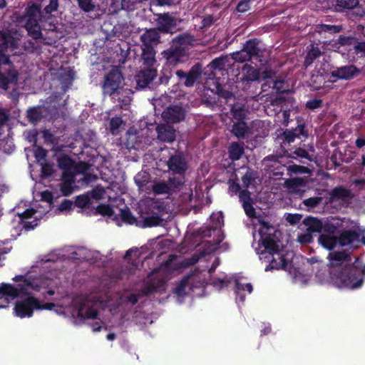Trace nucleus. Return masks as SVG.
Returning <instances> with one entry per match:
<instances>
[{
    "mask_svg": "<svg viewBox=\"0 0 365 365\" xmlns=\"http://www.w3.org/2000/svg\"><path fill=\"white\" fill-rule=\"evenodd\" d=\"M325 266L317 257L307 258V262L316 269L315 279L321 284H328L336 288L342 287V251L330 252Z\"/></svg>",
    "mask_w": 365,
    "mask_h": 365,
    "instance_id": "obj_1",
    "label": "nucleus"
},
{
    "mask_svg": "<svg viewBox=\"0 0 365 365\" xmlns=\"http://www.w3.org/2000/svg\"><path fill=\"white\" fill-rule=\"evenodd\" d=\"M21 294H26L15 302L14 313L20 318L31 317L34 310L39 308V299L28 293L26 288L21 285L16 287L3 283L0 286V308L8 304V297L15 298Z\"/></svg>",
    "mask_w": 365,
    "mask_h": 365,
    "instance_id": "obj_2",
    "label": "nucleus"
},
{
    "mask_svg": "<svg viewBox=\"0 0 365 365\" xmlns=\"http://www.w3.org/2000/svg\"><path fill=\"white\" fill-rule=\"evenodd\" d=\"M40 14V8L37 4H33L26 8L24 12H15L12 20L19 26L26 29L28 34L34 39H39L42 37L40 26L37 17Z\"/></svg>",
    "mask_w": 365,
    "mask_h": 365,
    "instance_id": "obj_3",
    "label": "nucleus"
},
{
    "mask_svg": "<svg viewBox=\"0 0 365 365\" xmlns=\"http://www.w3.org/2000/svg\"><path fill=\"white\" fill-rule=\"evenodd\" d=\"M190 36L182 34L174 38L170 47L162 52L166 66L174 68L184 62L186 56V46L190 42Z\"/></svg>",
    "mask_w": 365,
    "mask_h": 365,
    "instance_id": "obj_4",
    "label": "nucleus"
},
{
    "mask_svg": "<svg viewBox=\"0 0 365 365\" xmlns=\"http://www.w3.org/2000/svg\"><path fill=\"white\" fill-rule=\"evenodd\" d=\"M364 265L358 257L351 264L344 265V288L354 290L362 287L364 283Z\"/></svg>",
    "mask_w": 365,
    "mask_h": 365,
    "instance_id": "obj_5",
    "label": "nucleus"
},
{
    "mask_svg": "<svg viewBox=\"0 0 365 365\" xmlns=\"http://www.w3.org/2000/svg\"><path fill=\"white\" fill-rule=\"evenodd\" d=\"M19 72L9 56L0 58V88L7 91L11 86L18 83Z\"/></svg>",
    "mask_w": 365,
    "mask_h": 365,
    "instance_id": "obj_6",
    "label": "nucleus"
},
{
    "mask_svg": "<svg viewBox=\"0 0 365 365\" xmlns=\"http://www.w3.org/2000/svg\"><path fill=\"white\" fill-rule=\"evenodd\" d=\"M259 43L260 41L256 38L247 40L240 51L234 52L232 54V59L240 63L256 59L259 62L262 63L263 60L261 58L263 51L259 46Z\"/></svg>",
    "mask_w": 365,
    "mask_h": 365,
    "instance_id": "obj_7",
    "label": "nucleus"
},
{
    "mask_svg": "<svg viewBox=\"0 0 365 365\" xmlns=\"http://www.w3.org/2000/svg\"><path fill=\"white\" fill-rule=\"evenodd\" d=\"M124 80L121 71L116 66H113L103 78L101 84L104 96H114L119 94L122 81Z\"/></svg>",
    "mask_w": 365,
    "mask_h": 365,
    "instance_id": "obj_8",
    "label": "nucleus"
},
{
    "mask_svg": "<svg viewBox=\"0 0 365 365\" xmlns=\"http://www.w3.org/2000/svg\"><path fill=\"white\" fill-rule=\"evenodd\" d=\"M362 230L358 223L344 217V247L350 245L358 247L361 242Z\"/></svg>",
    "mask_w": 365,
    "mask_h": 365,
    "instance_id": "obj_9",
    "label": "nucleus"
},
{
    "mask_svg": "<svg viewBox=\"0 0 365 365\" xmlns=\"http://www.w3.org/2000/svg\"><path fill=\"white\" fill-rule=\"evenodd\" d=\"M175 74L177 78V84L190 88L194 86L201 76V66L199 63H196L187 72L182 69H177L175 71Z\"/></svg>",
    "mask_w": 365,
    "mask_h": 365,
    "instance_id": "obj_10",
    "label": "nucleus"
},
{
    "mask_svg": "<svg viewBox=\"0 0 365 365\" xmlns=\"http://www.w3.org/2000/svg\"><path fill=\"white\" fill-rule=\"evenodd\" d=\"M17 31L14 29H3L0 30V58L1 56H9L6 53L7 49L11 51L18 48L19 38Z\"/></svg>",
    "mask_w": 365,
    "mask_h": 365,
    "instance_id": "obj_11",
    "label": "nucleus"
},
{
    "mask_svg": "<svg viewBox=\"0 0 365 365\" xmlns=\"http://www.w3.org/2000/svg\"><path fill=\"white\" fill-rule=\"evenodd\" d=\"M156 16L157 30L163 34H172L177 26V19L168 12Z\"/></svg>",
    "mask_w": 365,
    "mask_h": 365,
    "instance_id": "obj_12",
    "label": "nucleus"
},
{
    "mask_svg": "<svg viewBox=\"0 0 365 365\" xmlns=\"http://www.w3.org/2000/svg\"><path fill=\"white\" fill-rule=\"evenodd\" d=\"M168 167L175 174L183 175L187 170V163L181 153L172 155L167 162Z\"/></svg>",
    "mask_w": 365,
    "mask_h": 365,
    "instance_id": "obj_13",
    "label": "nucleus"
},
{
    "mask_svg": "<svg viewBox=\"0 0 365 365\" xmlns=\"http://www.w3.org/2000/svg\"><path fill=\"white\" fill-rule=\"evenodd\" d=\"M163 118L168 122L175 123L183 120L185 111L182 106L173 105L168 106L162 113Z\"/></svg>",
    "mask_w": 365,
    "mask_h": 365,
    "instance_id": "obj_14",
    "label": "nucleus"
},
{
    "mask_svg": "<svg viewBox=\"0 0 365 365\" xmlns=\"http://www.w3.org/2000/svg\"><path fill=\"white\" fill-rule=\"evenodd\" d=\"M238 196L246 215L249 218H256L257 212L253 207L254 200L251 197V192L247 189H245L240 192Z\"/></svg>",
    "mask_w": 365,
    "mask_h": 365,
    "instance_id": "obj_15",
    "label": "nucleus"
},
{
    "mask_svg": "<svg viewBox=\"0 0 365 365\" xmlns=\"http://www.w3.org/2000/svg\"><path fill=\"white\" fill-rule=\"evenodd\" d=\"M156 76L157 70L154 68L141 70L135 76L136 88H145Z\"/></svg>",
    "mask_w": 365,
    "mask_h": 365,
    "instance_id": "obj_16",
    "label": "nucleus"
},
{
    "mask_svg": "<svg viewBox=\"0 0 365 365\" xmlns=\"http://www.w3.org/2000/svg\"><path fill=\"white\" fill-rule=\"evenodd\" d=\"M157 138L165 143H173L176 138L175 130L169 124L161 123L156 127Z\"/></svg>",
    "mask_w": 365,
    "mask_h": 365,
    "instance_id": "obj_17",
    "label": "nucleus"
},
{
    "mask_svg": "<svg viewBox=\"0 0 365 365\" xmlns=\"http://www.w3.org/2000/svg\"><path fill=\"white\" fill-rule=\"evenodd\" d=\"M319 243L325 249L332 250L337 245L342 246V232H338L337 236L322 234L318 239Z\"/></svg>",
    "mask_w": 365,
    "mask_h": 365,
    "instance_id": "obj_18",
    "label": "nucleus"
},
{
    "mask_svg": "<svg viewBox=\"0 0 365 365\" xmlns=\"http://www.w3.org/2000/svg\"><path fill=\"white\" fill-rule=\"evenodd\" d=\"M214 88H212V91L215 93L219 98H223L225 103H228L231 100H235V96L232 91L229 90L227 85H223L219 83L216 80L214 83Z\"/></svg>",
    "mask_w": 365,
    "mask_h": 365,
    "instance_id": "obj_19",
    "label": "nucleus"
},
{
    "mask_svg": "<svg viewBox=\"0 0 365 365\" xmlns=\"http://www.w3.org/2000/svg\"><path fill=\"white\" fill-rule=\"evenodd\" d=\"M247 113L245 103L237 101L230 104V114L235 120H245Z\"/></svg>",
    "mask_w": 365,
    "mask_h": 365,
    "instance_id": "obj_20",
    "label": "nucleus"
},
{
    "mask_svg": "<svg viewBox=\"0 0 365 365\" xmlns=\"http://www.w3.org/2000/svg\"><path fill=\"white\" fill-rule=\"evenodd\" d=\"M259 78V69L252 66L245 65L242 68V76L241 81L245 86H248L251 82L257 81Z\"/></svg>",
    "mask_w": 365,
    "mask_h": 365,
    "instance_id": "obj_21",
    "label": "nucleus"
},
{
    "mask_svg": "<svg viewBox=\"0 0 365 365\" xmlns=\"http://www.w3.org/2000/svg\"><path fill=\"white\" fill-rule=\"evenodd\" d=\"M274 74L272 71H265L264 72V78L267 79V82L264 85H262V90L265 91L264 88L265 85H268L269 88H272L276 91L277 93H283L285 92V89L283 88L284 86V81L279 79H272V75Z\"/></svg>",
    "mask_w": 365,
    "mask_h": 365,
    "instance_id": "obj_22",
    "label": "nucleus"
},
{
    "mask_svg": "<svg viewBox=\"0 0 365 365\" xmlns=\"http://www.w3.org/2000/svg\"><path fill=\"white\" fill-rule=\"evenodd\" d=\"M322 55V51L317 45L310 44L307 46V53L304 57V66L307 68Z\"/></svg>",
    "mask_w": 365,
    "mask_h": 365,
    "instance_id": "obj_23",
    "label": "nucleus"
},
{
    "mask_svg": "<svg viewBox=\"0 0 365 365\" xmlns=\"http://www.w3.org/2000/svg\"><path fill=\"white\" fill-rule=\"evenodd\" d=\"M249 132L250 128L245 120H236L232 125L231 133L238 139H244Z\"/></svg>",
    "mask_w": 365,
    "mask_h": 365,
    "instance_id": "obj_24",
    "label": "nucleus"
},
{
    "mask_svg": "<svg viewBox=\"0 0 365 365\" xmlns=\"http://www.w3.org/2000/svg\"><path fill=\"white\" fill-rule=\"evenodd\" d=\"M142 60L143 65L150 68L155 63V51L153 46H143L142 45Z\"/></svg>",
    "mask_w": 365,
    "mask_h": 365,
    "instance_id": "obj_25",
    "label": "nucleus"
},
{
    "mask_svg": "<svg viewBox=\"0 0 365 365\" xmlns=\"http://www.w3.org/2000/svg\"><path fill=\"white\" fill-rule=\"evenodd\" d=\"M277 258L272 256V258L270 261L269 264L265 268V271L269 269H283L288 270L289 263L284 255L280 253L276 254Z\"/></svg>",
    "mask_w": 365,
    "mask_h": 365,
    "instance_id": "obj_26",
    "label": "nucleus"
},
{
    "mask_svg": "<svg viewBox=\"0 0 365 365\" xmlns=\"http://www.w3.org/2000/svg\"><path fill=\"white\" fill-rule=\"evenodd\" d=\"M140 40L143 46L156 45L160 41V35L155 29L146 31L141 36Z\"/></svg>",
    "mask_w": 365,
    "mask_h": 365,
    "instance_id": "obj_27",
    "label": "nucleus"
},
{
    "mask_svg": "<svg viewBox=\"0 0 365 365\" xmlns=\"http://www.w3.org/2000/svg\"><path fill=\"white\" fill-rule=\"evenodd\" d=\"M261 240L262 245L269 255L274 256V255L279 253V245L270 235H262Z\"/></svg>",
    "mask_w": 365,
    "mask_h": 365,
    "instance_id": "obj_28",
    "label": "nucleus"
},
{
    "mask_svg": "<svg viewBox=\"0 0 365 365\" xmlns=\"http://www.w3.org/2000/svg\"><path fill=\"white\" fill-rule=\"evenodd\" d=\"M304 224L307 226V231L311 232H321L323 229L322 222L313 217H309L304 220Z\"/></svg>",
    "mask_w": 365,
    "mask_h": 365,
    "instance_id": "obj_29",
    "label": "nucleus"
},
{
    "mask_svg": "<svg viewBox=\"0 0 365 365\" xmlns=\"http://www.w3.org/2000/svg\"><path fill=\"white\" fill-rule=\"evenodd\" d=\"M26 118L32 124H36L43 118V110L40 106L29 108L26 111Z\"/></svg>",
    "mask_w": 365,
    "mask_h": 365,
    "instance_id": "obj_30",
    "label": "nucleus"
},
{
    "mask_svg": "<svg viewBox=\"0 0 365 365\" xmlns=\"http://www.w3.org/2000/svg\"><path fill=\"white\" fill-rule=\"evenodd\" d=\"M247 291L248 293H252L253 287L251 283L242 284L237 279L235 280V292L236 294V299L241 302L245 300V295L242 293V291Z\"/></svg>",
    "mask_w": 365,
    "mask_h": 365,
    "instance_id": "obj_31",
    "label": "nucleus"
},
{
    "mask_svg": "<svg viewBox=\"0 0 365 365\" xmlns=\"http://www.w3.org/2000/svg\"><path fill=\"white\" fill-rule=\"evenodd\" d=\"M98 312L92 307L86 308V303H81L78 311V317L81 319H97Z\"/></svg>",
    "mask_w": 365,
    "mask_h": 365,
    "instance_id": "obj_32",
    "label": "nucleus"
},
{
    "mask_svg": "<svg viewBox=\"0 0 365 365\" xmlns=\"http://www.w3.org/2000/svg\"><path fill=\"white\" fill-rule=\"evenodd\" d=\"M230 158L233 160H240L244 154V148L237 142H232L228 148Z\"/></svg>",
    "mask_w": 365,
    "mask_h": 365,
    "instance_id": "obj_33",
    "label": "nucleus"
},
{
    "mask_svg": "<svg viewBox=\"0 0 365 365\" xmlns=\"http://www.w3.org/2000/svg\"><path fill=\"white\" fill-rule=\"evenodd\" d=\"M13 280L15 282H23L24 284L23 287L28 289H31L34 291L39 292L41 290V286L38 283L37 281H30L26 278L24 275H16L13 278ZM22 286V284H21Z\"/></svg>",
    "mask_w": 365,
    "mask_h": 365,
    "instance_id": "obj_34",
    "label": "nucleus"
},
{
    "mask_svg": "<svg viewBox=\"0 0 365 365\" xmlns=\"http://www.w3.org/2000/svg\"><path fill=\"white\" fill-rule=\"evenodd\" d=\"M327 82V78L319 73L313 72L310 78V87L313 90L317 91L325 86V83Z\"/></svg>",
    "mask_w": 365,
    "mask_h": 365,
    "instance_id": "obj_35",
    "label": "nucleus"
},
{
    "mask_svg": "<svg viewBox=\"0 0 365 365\" xmlns=\"http://www.w3.org/2000/svg\"><path fill=\"white\" fill-rule=\"evenodd\" d=\"M57 163L58 168L63 171L76 168L74 160L67 155L59 157L57 160Z\"/></svg>",
    "mask_w": 365,
    "mask_h": 365,
    "instance_id": "obj_36",
    "label": "nucleus"
},
{
    "mask_svg": "<svg viewBox=\"0 0 365 365\" xmlns=\"http://www.w3.org/2000/svg\"><path fill=\"white\" fill-rule=\"evenodd\" d=\"M123 124V120L120 116L113 117L110 120L109 130L112 135H117L120 133V128Z\"/></svg>",
    "mask_w": 365,
    "mask_h": 365,
    "instance_id": "obj_37",
    "label": "nucleus"
},
{
    "mask_svg": "<svg viewBox=\"0 0 365 365\" xmlns=\"http://www.w3.org/2000/svg\"><path fill=\"white\" fill-rule=\"evenodd\" d=\"M293 154L296 155V157H292L293 158H300V162L302 163H306L307 162H311L313 160V155H310L308 151L302 148H297L293 152Z\"/></svg>",
    "mask_w": 365,
    "mask_h": 365,
    "instance_id": "obj_38",
    "label": "nucleus"
},
{
    "mask_svg": "<svg viewBox=\"0 0 365 365\" xmlns=\"http://www.w3.org/2000/svg\"><path fill=\"white\" fill-rule=\"evenodd\" d=\"M120 215L123 222L127 224L133 225L137 222L136 218L133 215L131 211L127 207H125V208L124 209L120 210Z\"/></svg>",
    "mask_w": 365,
    "mask_h": 365,
    "instance_id": "obj_39",
    "label": "nucleus"
},
{
    "mask_svg": "<svg viewBox=\"0 0 365 365\" xmlns=\"http://www.w3.org/2000/svg\"><path fill=\"white\" fill-rule=\"evenodd\" d=\"M173 77L172 67H168L166 65L164 66L161 71L160 76L159 77L160 84H168L170 78Z\"/></svg>",
    "mask_w": 365,
    "mask_h": 365,
    "instance_id": "obj_40",
    "label": "nucleus"
},
{
    "mask_svg": "<svg viewBox=\"0 0 365 365\" xmlns=\"http://www.w3.org/2000/svg\"><path fill=\"white\" fill-rule=\"evenodd\" d=\"M224 216L222 212H220L217 214H212L210 216V220L212 222V227L214 230H219L224 224L223 220Z\"/></svg>",
    "mask_w": 365,
    "mask_h": 365,
    "instance_id": "obj_41",
    "label": "nucleus"
},
{
    "mask_svg": "<svg viewBox=\"0 0 365 365\" xmlns=\"http://www.w3.org/2000/svg\"><path fill=\"white\" fill-rule=\"evenodd\" d=\"M75 182L61 181L60 184V190L63 196H69L73 192Z\"/></svg>",
    "mask_w": 365,
    "mask_h": 365,
    "instance_id": "obj_42",
    "label": "nucleus"
},
{
    "mask_svg": "<svg viewBox=\"0 0 365 365\" xmlns=\"http://www.w3.org/2000/svg\"><path fill=\"white\" fill-rule=\"evenodd\" d=\"M360 73L355 66H344V80H349L357 76Z\"/></svg>",
    "mask_w": 365,
    "mask_h": 365,
    "instance_id": "obj_43",
    "label": "nucleus"
},
{
    "mask_svg": "<svg viewBox=\"0 0 365 365\" xmlns=\"http://www.w3.org/2000/svg\"><path fill=\"white\" fill-rule=\"evenodd\" d=\"M153 191L155 195L168 194L169 193L170 187L165 182H159L153 185Z\"/></svg>",
    "mask_w": 365,
    "mask_h": 365,
    "instance_id": "obj_44",
    "label": "nucleus"
},
{
    "mask_svg": "<svg viewBox=\"0 0 365 365\" xmlns=\"http://www.w3.org/2000/svg\"><path fill=\"white\" fill-rule=\"evenodd\" d=\"M162 219L158 215L147 217L143 220V227H152L160 225Z\"/></svg>",
    "mask_w": 365,
    "mask_h": 365,
    "instance_id": "obj_45",
    "label": "nucleus"
},
{
    "mask_svg": "<svg viewBox=\"0 0 365 365\" xmlns=\"http://www.w3.org/2000/svg\"><path fill=\"white\" fill-rule=\"evenodd\" d=\"M78 7L84 12L88 13L95 9V4L92 0H77Z\"/></svg>",
    "mask_w": 365,
    "mask_h": 365,
    "instance_id": "obj_46",
    "label": "nucleus"
},
{
    "mask_svg": "<svg viewBox=\"0 0 365 365\" xmlns=\"http://www.w3.org/2000/svg\"><path fill=\"white\" fill-rule=\"evenodd\" d=\"M106 193L104 188L101 186H96L93 190L89 192L88 194L91 199H94L96 200H99L103 198V196Z\"/></svg>",
    "mask_w": 365,
    "mask_h": 365,
    "instance_id": "obj_47",
    "label": "nucleus"
},
{
    "mask_svg": "<svg viewBox=\"0 0 365 365\" xmlns=\"http://www.w3.org/2000/svg\"><path fill=\"white\" fill-rule=\"evenodd\" d=\"M96 212L103 216L111 217L114 214L113 207L108 204H101L96 207Z\"/></svg>",
    "mask_w": 365,
    "mask_h": 365,
    "instance_id": "obj_48",
    "label": "nucleus"
},
{
    "mask_svg": "<svg viewBox=\"0 0 365 365\" xmlns=\"http://www.w3.org/2000/svg\"><path fill=\"white\" fill-rule=\"evenodd\" d=\"M323 197H312L303 200V204L308 208H315L322 203Z\"/></svg>",
    "mask_w": 365,
    "mask_h": 365,
    "instance_id": "obj_49",
    "label": "nucleus"
},
{
    "mask_svg": "<svg viewBox=\"0 0 365 365\" xmlns=\"http://www.w3.org/2000/svg\"><path fill=\"white\" fill-rule=\"evenodd\" d=\"M225 66V59L223 58H215L213 59L208 65L207 68H210V71H213L215 70H222Z\"/></svg>",
    "mask_w": 365,
    "mask_h": 365,
    "instance_id": "obj_50",
    "label": "nucleus"
},
{
    "mask_svg": "<svg viewBox=\"0 0 365 365\" xmlns=\"http://www.w3.org/2000/svg\"><path fill=\"white\" fill-rule=\"evenodd\" d=\"M91 203V197L88 195H81L76 197L75 205L80 208H84Z\"/></svg>",
    "mask_w": 365,
    "mask_h": 365,
    "instance_id": "obj_51",
    "label": "nucleus"
},
{
    "mask_svg": "<svg viewBox=\"0 0 365 365\" xmlns=\"http://www.w3.org/2000/svg\"><path fill=\"white\" fill-rule=\"evenodd\" d=\"M337 79H342V68H339L337 70L331 71L330 69L327 76V82H335Z\"/></svg>",
    "mask_w": 365,
    "mask_h": 365,
    "instance_id": "obj_52",
    "label": "nucleus"
},
{
    "mask_svg": "<svg viewBox=\"0 0 365 365\" xmlns=\"http://www.w3.org/2000/svg\"><path fill=\"white\" fill-rule=\"evenodd\" d=\"M288 173L292 174H298V173H309V170L308 168L302 165H290L287 167Z\"/></svg>",
    "mask_w": 365,
    "mask_h": 365,
    "instance_id": "obj_53",
    "label": "nucleus"
},
{
    "mask_svg": "<svg viewBox=\"0 0 365 365\" xmlns=\"http://www.w3.org/2000/svg\"><path fill=\"white\" fill-rule=\"evenodd\" d=\"M323 101L322 99L313 98L307 101L306 108L312 110H314L317 108L322 107Z\"/></svg>",
    "mask_w": 365,
    "mask_h": 365,
    "instance_id": "obj_54",
    "label": "nucleus"
},
{
    "mask_svg": "<svg viewBox=\"0 0 365 365\" xmlns=\"http://www.w3.org/2000/svg\"><path fill=\"white\" fill-rule=\"evenodd\" d=\"M297 122L298 125L294 128L291 129L292 131L295 133V136L297 138H299L300 135L307 137L308 135V132L305 129V124L304 123H301L299 120Z\"/></svg>",
    "mask_w": 365,
    "mask_h": 365,
    "instance_id": "obj_55",
    "label": "nucleus"
},
{
    "mask_svg": "<svg viewBox=\"0 0 365 365\" xmlns=\"http://www.w3.org/2000/svg\"><path fill=\"white\" fill-rule=\"evenodd\" d=\"M231 282V280L227 278H215L212 280L211 284H212L215 287L218 288L219 289H222L223 287H227L230 283Z\"/></svg>",
    "mask_w": 365,
    "mask_h": 365,
    "instance_id": "obj_56",
    "label": "nucleus"
},
{
    "mask_svg": "<svg viewBox=\"0 0 365 365\" xmlns=\"http://www.w3.org/2000/svg\"><path fill=\"white\" fill-rule=\"evenodd\" d=\"M165 282L161 280L158 282V284L155 285L154 284H152L149 287H146L143 290V293L146 295L150 294L154 292H158L161 288L164 287Z\"/></svg>",
    "mask_w": 365,
    "mask_h": 365,
    "instance_id": "obj_57",
    "label": "nucleus"
},
{
    "mask_svg": "<svg viewBox=\"0 0 365 365\" xmlns=\"http://www.w3.org/2000/svg\"><path fill=\"white\" fill-rule=\"evenodd\" d=\"M286 183L289 187L294 189L304 185V180L301 178H294L287 180Z\"/></svg>",
    "mask_w": 365,
    "mask_h": 365,
    "instance_id": "obj_58",
    "label": "nucleus"
},
{
    "mask_svg": "<svg viewBox=\"0 0 365 365\" xmlns=\"http://www.w3.org/2000/svg\"><path fill=\"white\" fill-rule=\"evenodd\" d=\"M351 190L354 191L360 192L361 190H365V178H359L354 180L351 185Z\"/></svg>",
    "mask_w": 365,
    "mask_h": 365,
    "instance_id": "obj_59",
    "label": "nucleus"
},
{
    "mask_svg": "<svg viewBox=\"0 0 365 365\" xmlns=\"http://www.w3.org/2000/svg\"><path fill=\"white\" fill-rule=\"evenodd\" d=\"M255 178L252 171H247L245 175L242 177V182L245 189H247L252 182L254 181Z\"/></svg>",
    "mask_w": 365,
    "mask_h": 365,
    "instance_id": "obj_60",
    "label": "nucleus"
},
{
    "mask_svg": "<svg viewBox=\"0 0 365 365\" xmlns=\"http://www.w3.org/2000/svg\"><path fill=\"white\" fill-rule=\"evenodd\" d=\"M76 168L73 170H64L61 175V181H72L75 182V176L76 174Z\"/></svg>",
    "mask_w": 365,
    "mask_h": 365,
    "instance_id": "obj_61",
    "label": "nucleus"
},
{
    "mask_svg": "<svg viewBox=\"0 0 365 365\" xmlns=\"http://www.w3.org/2000/svg\"><path fill=\"white\" fill-rule=\"evenodd\" d=\"M54 173L53 165L49 163H45L41 167V176L48 178L51 176Z\"/></svg>",
    "mask_w": 365,
    "mask_h": 365,
    "instance_id": "obj_62",
    "label": "nucleus"
},
{
    "mask_svg": "<svg viewBox=\"0 0 365 365\" xmlns=\"http://www.w3.org/2000/svg\"><path fill=\"white\" fill-rule=\"evenodd\" d=\"M252 0H241L237 5L236 10L240 13L247 11L250 9V3Z\"/></svg>",
    "mask_w": 365,
    "mask_h": 365,
    "instance_id": "obj_63",
    "label": "nucleus"
},
{
    "mask_svg": "<svg viewBox=\"0 0 365 365\" xmlns=\"http://www.w3.org/2000/svg\"><path fill=\"white\" fill-rule=\"evenodd\" d=\"M36 212V210L34 208H28L24 210L22 213L19 214V216L24 222V221H27V220L31 218L33 215Z\"/></svg>",
    "mask_w": 365,
    "mask_h": 365,
    "instance_id": "obj_64",
    "label": "nucleus"
}]
</instances>
